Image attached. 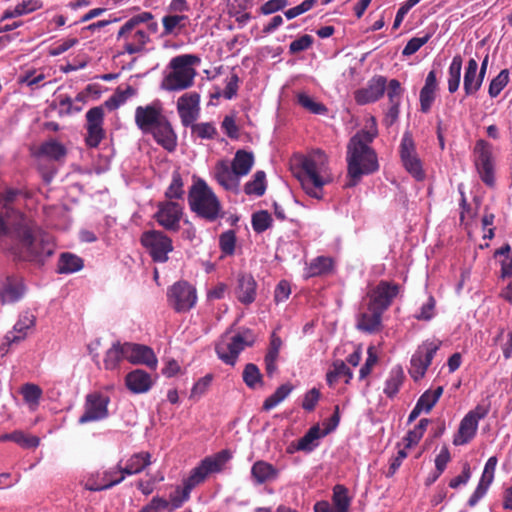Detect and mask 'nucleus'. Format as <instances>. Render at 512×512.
Masks as SVG:
<instances>
[{
  "mask_svg": "<svg viewBox=\"0 0 512 512\" xmlns=\"http://www.w3.org/2000/svg\"><path fill=\"white\" fill-rule=\"evenodd\" d=\"M142 245L149 251L155 262L164 263L173 250L171 239L161 231H146L141 236Z\"/></svg>",
  "mask_w": 512,
  "mask_h": 512,
  "instance_id": "nucleus-9",
  "label": "nucleus"
},
{
  "mask_svg": "<svg viewBox=\"0 0 512 512\" xmlns=\"http://www.w3.org/2000/svg\"><path fill=\"white\" fill-rule=\"evenodd\" d=\"M123 359H125L124 343L121 344L120 342H115L106 352L104 366L108 370H115Z\"/></svg>",
  "mask_w": 512,
  "mask_h": 512,
  "instance_id": "nucleus-36",
  "label": "nucleus"
},
{
  "mask_svg": "<svg viewBox=\"0 0 512 512\" xmlns=\"http://www.w3.org/2000/svg\"><path fill=\"white\" fill-rule=\"evenodd\" d=\"M440 345L441 341L439 340H427L417 348L411 358V367L409 369V374L414 380L417 381L425 375Z\"/></svg>",
  "mask_w": 512,
  "mask_h": 512,
  "instance_id": "nucleus-10",
  "label": "nucleus"
},
{
  "mask_svg": "<svg viewBox=\"0 0 512 512\" xmlns=\"http://www.w3.org/2000/svg\"><path fill=\"white\" fill-rule=\"evenodd\" d=\"M200 62V58L193 54L173 57L168 64L169 71L162 80L161 88L166 91H181L191 87Z\"/></svg>",
  "mask_w": 512,
  "mask_h": 512,
  "instance_id": "nucleus-4",
  "label": "nucleus"
},
{
  "mask_svg": "<svg viewBox=\"0 0 512 512\" xmlns=\"http://www.w3.org/2000/svg\"><path fill=\"white\" fill-rule=\"evenodd\" d=\"M332 267V260L328 257L320 256L314 259L309 268H308V276L314 277L318 275H322L330 271Z\"/></svg>",
  "mask_w": 512,
  "mask_h": 512,
  "instance_id": "nucleus-45",
  "label": "nucleus"
},
{
  "mask_svg": "<svg viewBox=\"0 0 512 512\" xmlns=\"http://www.w3.org/2000/svg\"><path fill=\"white\" fill-rule=\"evenodd\" d=\"M318 0H305L300 5L290 8L287 11H285V16L287 19H293L307 11H309Z\"/></svg>",
  "mask_w": 512,
  "mask_h": 512,
  "instance_id": "nucleus-63",
  "label": "nucleus"
},
{
  "mask_svg": "<svg viewBox=\"0 0 512 512\" xmlns=\"http://www.w3.org/2000/svg\"><path fill=\"white\" fill-rule=\"evenodd\" d=\"M266 175L264 171H257L253 179L248 181L244 186V191L248 195L262 196L266 190Z\"/></svg>",
  "mask_w": 512,
  "mask_h": 512,
  "instance_id": "nucleus-40",
  "label": "nucleus"
},
{
  "mask_svg": "<svg viewBox=\"0 0 512 512\" xmlns=\"http://www.w3.org/2000/svg\"><path fill=\"white\" fill-rule=\"evenodd\" d=\"M229 451L223 450L215 455V457H207L203 460L211 473L218 472L222 469L223 465L230 459Z\"/></svg>",
  "mask_w": 512,
  "mask_h": 512,
  "instance_id": "nucleus-49",
  "label": "nucleus"
},
{
  "mask_svg": "<svg viewBox=\"0 0 512 512\" xmlns=\"http://www.w3.org/2000/svg\"><path fill=\"white\" fill-rule=\"evenodd\" d=\"M152 18L154 17L150 12H142L131 17L120 28L117 38L123 42V49L126 53L132 55L144 50L150 38L140 25L145 21L152 20Z\"/></svg>",
  "mask_w": 512,
  "mask_h": 512,
  "instance_id": "nucleus-6",
  "label": "nucleus"
},
{
  "mask_svg": "<svg viewBox=\"0 0 512 512\" xmlns=\"http://www.w3.org/2000/svg\"><path fill=\"white\" fill-rule=\"evenodd\" d=\"M496 465L497 458L494 456L490 457L485 464L484 471L479 482L489 486L494 479Z\"/></svg>",
  "mask_w": 512,
  "mask_h": 512,
  "instance_id": "nucleus-62",
  "label": "nucleus"
},
{
  "mask_svg": "<svg viewBox=\"0 0 512 512\" xmlns=\"http://www.w3.org/2000/svg\"><path fill=\"white\" fill-rule=\"evenodd\" d=\"M24 400L33 406H37L42 395V390L35 384H25L22 388Z\"/></svg>",
  "mask_w": 512,
  "mask_h": 512,
  "instance_id": "nucleus-54",
  "label": "nucleus"
},
{
  "mask_svg": "<svg viewBox=\"0 0 512 512\" xmlns=\"http://www.w3.org/2000/svg\"><path fill=\"white\" fill-rule=\"evenodd\" d=\"M210 473V470L203 461L199 466L195 467L191 471L190 476L184 480L185 491L183 492V499H189L191 491L198 484L202 483Z\"/></svg>",
  "mask_w": 512,
  "mask_h": 512,
  "instance_id": "nucleus-32",
  "label": "nucleus"
},
{
  "mask_svg": "<svg viewBox=\"0 0 512 512\" xmlns=\"http://www.w3.org/2000/svg\"><path fill=\"white\" fill-rule=\"evenodd\" d=\"M300 181L304 191L315 199L323 196V186L330 181L327 156L321 150H315L301 160Z\"/></svg>",
  "mask_w": 512,
  "mask_h": 512,
  "instance_id": "nucleus-3",
  "label": "nucleus"
},
{
  "mask_svg": "<svg viewBox=\"0 0 512 512\" xmlns=\"http://www.w3.org/2000/svg\"><path fill=\"white\" fill-rule=\"evenodd\" d=\"M149 134L167 151L171 152L176 148L177 136L167 118L160 122Z\"/></svg>",
  "mask_w": 512,
  "mask_h": 512,
  "instance_id": "nucleus-22",
  "label": "nucleus"
},
{
  "mask_svg": "<svg viewBox=\"0 0 512 512\" xmlns=\"http://www.w3.org/2000/svg\"><path fill=\"white\" fill-rule=\"evenodd\" d=\"M7 234L15 245L13 253L22 260L41 263L54 252L53 237L46 232L34 231L30 221L18 212L5 219Z\"/></svg>",
  "mask_w": 512,
  "mask_h": 512,
  "instance_id": "nucleus-1",
  "label": "nucleus"
},
{
  "mask_svg": "<svg viewBox=\"0 0 512 512\" xmlns=\"http://www.w3.org/2000/svg\"><path fill=\"white\" fill-rule=\"evenodd\" d=\"M168 302L176 312H187L197 301L196 289L186 281L174 283L167 292Z\"/></svg>",
  "mask_w": 512,
  "mask_h": 512,
  "instance_id": "nucleus-8",
  "label": "nucleus"
},
{
  "mask_svg": "<svg viewBox=\"0 0 512 512\" xmlns=\"http://www.w3.org/2000/svg\"><path fill=\"white\" fill-rule=\"evenodd\" d=\"M342 377L345 378V382L348 383L353 377V373L342 360H336L333 363V369L327 373V382L331 386Z\"/></svg>",
  "mask_w": 512,
  "mask_h": 512,
  "instance_id": "nucleus-38",
  "label": "nucleus"
},
{
  "mask_svg": "<svg viewBox=\"0 0 512 512\" xmlns=\"http://www.w3.org/2000/svg\"><path fill=\"white\" fill-rule=\"evenodd\" d=\"M188 201L192 211L207 221L212 222L223 216L220 201L202 179H198L192 185Z\"/></svg>",
  "mask_w": 512,
  "mask_h": 512,
  "instance_id": "nucleus-5",
  "label": "nucleus"
},
{
  "mask_svg": "<svg viewBox=\"0 0 512 512\" xmlns=\"http://www.w3.org/2000/svg\"><path fill=\"white\" fill-rule=\"evenodd\" d=\"M324 436L326 435L319 425H314L298 440L295 448L296 450L310 453L319 445V440Z\"/></svg>",
  "mask_w": 512,
  "mask_h": 512,
  "instance_id": "nucleus-31",
  "label": "nucleus"
},
{
  "mask_svg": "<svg viewBox=\"0 0 512 512\" xmlns=\"http://www.w3.org/2000/svg\"><path fill=\"white\" fill-rule=\"evenodd\" d=\"M83 268V260L70 252L62 253L59 259L60 273H74Z\"/></svg>",
  "mask_w": 512,
  "mask_h": 512,
  "instance_id": "nucleus-35",
  "label": "nucleus"
},
{
  "mask_svg": "<svg viewBox=\"0 0 512 512\" xmlns=\"http://www.w3.org/2000/svg\"><path fill=\"white\" fill-rule=\"evenodd\" d=\"M272 219L267 211H259L252 215V227L257 233H262L271 225Z\"/></svg>",
  "mask_w": 512,
  "mask_h": 512,
  "instance_id": "nucleus-52",
  "label": "nucleus"
},
{
  "mask_svg": "<svg viewBox=\"0 0 512 512\" xmlns=\"http://www.w3.org/2000/svg\"><path fill=\"white\" fill-rule=\"evenodd\" d=\"M476 151L478 153L476 167L480 177L485 184L492 186L494 184L493 165L487 143L483 140L478 141Z\"/></svg>",
  "mask_w": 512,
  "mask_h": 512,
  "instance_id": "nucleus-21",
  "label": "nucleus"
},
{
  "mask_svg": "<svg viewBox=\"0 0 512 512\" xmlns=\"http://www.w3.org/2000/svg\"><path fill=\"white\" fill-rule=\"evenodd\" d=\"M35 317L29 312L22 314L12 331L6 334V340L8 344L18 343L23 340L26 336V330L34 325Z\"/></svg>",
  "mask_w": 512,
  "mask_h": 512,
  "instance_id": "nucleus-27",
  "label": "nucleus"
},
{
  "mask_svg": "<svg viewBox=\"0 0 512 512\" xmlns=\"http://www.w3.org/2000/svg\"><path fill=\"white\" fill-rule=\"evenodd\" d=\"M400 156L403 166L416 180L424 178L420 159L415 151L412 135L405 132L400 143Z\"/></svg>",
  "mask_w": 512,
  "mask_h": 512,
  "instance_id": "nucleus-14",
  "label": "nucleus"
},
{
  "mask_svg": "<svg viewBox=\"0 0 512 512\" xmlns=\"http://www.w3.org/2000/svg\"><path fill=\"white\" fill-rule=\"evenodd\" d=\"M25 293V286L21 277L9 275L3 285L1 299L3 303H14L20 300Z\"/></svg>",
  "mask_w": 512,
  "mask_h": 512,
  "instance_id": "nucleus-24",
  "label": "nucleus"
},
{
  "mask_svg": "<svg viewBox=\"0 0 512 512\" xmlns=\"http://www.w3.org/2000/svg\"><path fill=\"white\" fill-rule=\"evenodd\" d=\"M236 236L233 230L222 233L219 237V246L226 255H232L235 251Z\"/></svg>",
  "mask_w": 512,
  "mask_h": 512,
  "instance_id": "nucleus-53",
  "label": "nucleus"
},
{
  "mask_svg": "<svg viewBox=\"0 0 512 512\" xmlns=\"http://www.w3.org/2000/svg\"><path fill=\"white\" fill-rule=\"evenodd\" d=\"M443 393V387L439 386L433 392H424L417 401L419 407H421L426 413L430 412L434 407L438 399Z\"/></svg>",
  "mask_w": 512,
  "mask_h": 512,
  "instance_id": "nucleus-43",
  "label": "nucleus"
},
{
  "mask_svg": "<svg viewBox=\"0 0 512 512\" xmlns=\"http://www.w3.org/2000/svg\"><path fill=\"white\" fill-rule=\"evenodd\" d=\"M254 164V156L251 152L238 150L230 164L237 175L241 178L247 175Z\"/></svg>",
  "mask_w": 512,
  "mask_h": 512,
  "instance_id": "nucleus-33",
  "label": "nucleus"
},
{
  "mask_svg": "<svg viewBox=\"0 0 512 512\" xmlns=\"http://www.w3.org/2000/svg\"><path fill=\"white\" fill-rule=\"evenodd\" d=\"M509 81V73L508 70H502L490 83L489 85V95L494 98L497 97L503 88L507 85Z\"/></svg>",
  "mask_w": 512,
  "mask_h": 512,
  "instance_id": "nucleus-51",
  "label": "nucleus"
},
{
  "mask_svg": "<svg viewBox=\"0 0 512 512\" xmlns=\"http://www.w3.org/2000/svg\"><path fill=\"white\" fill-rule=\"evenodd\" d=\"M166 118L160 101H154L145 106H138L135 109V124L144 134L150 133Z\"/></svg>",
  "mask_w": 512,
  "mask_h": 512,
  "instance_id": "nucleus-11",
  "label": "nucleus"
},
{
  "mask_svg": "<svg viewBox=\"0 0 512 512\" xmlns=\"http://www.w3.org/2000/svg\"><path fill=\"white\" fill-rule=\"evenodd\" d=\"M150 458L151 455L147 452L137 453L127 460V464L137 474L143 471L145 467L151 463Z\"/></svg>",
  "mask_w": 512,
  "mask_h": 512,
  "instance_id": "nucleus-50",
  "label": "nucleus"
},
{
  "mask_svg": "<svg viewBox=\"0 0 512 512\" xmlns=\"http://www.w3.org/2000/svg\"><path fill=\"white\" fill-rule=\"evenodd\" d=\"M190 127L192 134L200 139H214L217 135V129L211 122L192 123Z\"/></svg>",
  "mask_w": 512,
  "mask_h": 512,
  "instance_id": "nucleus-44",
  "label": "nucleus"
},
{
  "mask_svg": "<svg viewBox=\"0 0 512 512\" xmlns=\"http://www.w3.org/2000/svg\"><path fill=\"white\" fill-rule=\"evenodd\" d=\"M185 20H187V16L185 15H167L163 17L164 34H171L174 29Z\"/></svg>",
  "mask_w": 512,
  "mask_h": 512,
  "instance_id": "nucleus-61",
  "label": "nucleus"
},
{
  "mask_svg": "<svg viewBox=\"0 0 512 512\" xmlns=\"http://www.w3.org/2000/svg\"><path fill=\"white\" fill-rule=\"evenodd\" d=\"M109 402V397L104 394L98 392L88 394L85 398L84 412L78 422L86 424L107 418Z\"/></svg>",
  "mask_w": 512,
  "mask_h": 512,
  "instance_id": "nucleus-12",
  "label": "nucleus"
},
{
  "mask_svg": "<svg viewBox=\"0 0 512 512\" xmlns=\"http://www.w3.org/2000/svg\"><path fill=\"white\" fill-rule=\"evenodd\" d=\"M104 120V109L100 106L91 108L86 113V143L89 147H97L105 136L102 127Z\"/></svg>",
  "mask_w": 512,
  "mask_h": 512,
  "instance_id": "nucleus-15",
  "label": "nucleus"
},
{
  "mask_svg": "<svg viewBox=\"0 0 512 512\" xmlns=\"http://www.w3.org/2000/svg\"><path fill=\"white\" fill-rule=\"evenodd\" d=\"M182 216V207L180 204L168 201L160 203L158 211L155 214V219L166 230L177 231L179 229V222Z\"/></svg>",
  "mask_w": 512,
  "mask_h": 512,
  "instance_id": "nucleus-17",
  "label": "nucleus"
},
{
  "mask_svg": "<svg viewBox=\"0 0 512 512\" xmlns=\"http://www.w3.org/2000/svg\"><path fill=\"white\" fill-rule=\"evenodd\" d=\"M399 292V286L388 281H380L377 286L368 293V302L372 309L384 312L391 305L393 299Z\"/></svg>",
  "mask_w": 512,
  "mask_h": 512,
  "instance_id": "nucleus-13",
  "label": "nucleus"
},
{
  "mask_svg": "<svg viewBox=\"0 0 512 512\" xmlns=\"http://www.w3.org/2000/svg\"><path fill=\"white\" fill-rule=\"evenodd\" d=\"M243 381L249 388H256L257 384L262 383V375L259 368L253 364L248 363L243 371Z\"/></svg>",
  "mask_w": 512,
  "mask_h": 512,
  "instance_id": "nucleus-46",
  "label": "nucleus"
},
{
  "mask_svg": "<svg viewBox=\"0 0 512 512\" xmlns=\"http://www.w3.org/2000/svg\"><path fill=\"white\" fill-rule=\"evenodd\" d=\"M461 69L462 57L456 55L453 57L448 69V90L450 93L456 92L460 86Z\"/></svg>",
  "mask_w": 512,
  "mask_h": 512,
  "instance_id": "nucleus-34",
  "label": "nucleus"
},
{
  "mask_svg": "<svg viewBox=\"0 0 512 512\" xmlns=\"http://www.w3.org/2000/svg\"><path fill=\"white\" fill-rule=\"evenodd\" d=\"M478 63L475 59H470L467 63L464 73V90L466 95L475 94L483 83V75L477 73Z\"/></svg>",
  "mask_w": 512,
  "mask_h": 512,
  "instance_id": "nucleus-26",
  "label": "nucleus"
},
{
  "mask_svg": "<svg viewBox=\"0 0 512 512\" xmlns=\"http://www.w3.org/2000/svg\"><path fill=\"white\" fill-rule=\"evenodd\" d=\"M387 80L384 76L371 78L367 85L354 92V99L359 105H366L380 99L386 89Z\"/></svg>",
  "mask_w": 512,
  "mask_h": 512,
  "instance_id": "nucleus-16",
  "label": "nucleus"
},
{
  "mask_svg": "<svg viewBox=\"0 0 512 512\" xmlns=\"http://www.w3.org/2000/svg\"><path fill=\"white\" fill-rule=\"evenodd\" d=\"M232 328H230L222 340L217 343L215 350L218 357L225 363L234 366L239 354L246 347L252 346L255 341L253 332L249 329H245L228 339V334Z\"/></svg>",
  "mask_w": 512,
  "mask_h": 512,
  "instance_id": "nucleus-7",
  "label": "nucleus"
},
{
  "mask_svg": "<svg viewBox=\"0 0 512 512\" xmlns=\"http://www.w3.org/2000/svg\"><path fill=\"white\" fill-rule=\"evenodd\" d=\"M387 89V97L389 100V104H401L403 89L398 80L392 79L389 81L388 85H386Z\"/></svg>",
  "mask_w": 512,
  "mask_h": 512,
  "instance_id": "nucleus-55",
  "label": "nucleus"
},
{
  "mask_svg": "<svg viewBox=\"0 0 512 512\" xmlns=\"http://www.w3.org/2000/svg\"><path fill=\"white\" fill-rule=\"evenodd\" d=\"M256 296V282L251 275H242L238 279L237 298L243 304H251Z\"/></svg>",
  "mask_w": 512,
  "mask_h": 512,
  "instance_id": "nucleus-30",
  "label": "nucleus"
},
{
  "mask_svg": "<svg viewBox=\"0 0 512 512\" xmlns=\"http://www.w3.org/2000/svg\"><path fill=\"white\" fill-rule=\"evenodd\" d=\"M199 100L200 96L197 93H187L178 99L177 109L184 126L192 125L198 118Z\"/></svg>",
  "mask_w": 512,
  "mask_h": 512,
  "instance_id": "nucleus-19",
  "label": "nucleus"
},
{
  "mask_svg": "<svg viewBox=\"0 0 512 512\" xmlns=\"http://www.w3.org/2000/svg\"><path fill=\"white\" fill-rule=\"evenodd\" d=\"M214 178L220 186L227 191L237 193L239 191L240 177L231 167L228 161L220 160L214 167Z\"/></svg>",
  "mask_w": 512,
  "mask_h": 512,
  "instance_id": "nucleus-20",
  "label": "nucleus"
},
{
  "mask_svg": "<svg viewBox=\"0 0 512 512\" xmlns=\"http://www.w3.org/2000/svg\"><path fill=\"white\" fill-rule=\"evenodd\" d=\"M333 506L339 512H349L351 498L348 496V490L343 485H336L333 489Z\"/></svg>",
  "mask_w": 512,
  "mask_h": 512,
  "instance_id": "nucleus-37",
  "label": "nucleus"
},
{
  "mask_svg": "<svg viewBox=\"0 0 512 512\" xmlns=\"http://www.w3.org/2000/svg\"><path fill=\"white\" fill-rule=\"evenodd\" d=\"M14 442L23 448H36L40 439L37 436L25 434L22 431H14Z\"/></svg>",
  "mask_w": 512,
  "mask_h": 512,
  "instance_id": "nucleus-56",
  "label": "nucleus"
},
{
  "mask_svg": "<svg viewBox=\"0 0 512 512\" xmlns=\"http://www.w3.org/2000/svg\"><path fill=\"white\" fill-rule=\"evenodd\" d=\"M365 305L366 308L358 316L357 328L372 333L379 328L383 312L372 309L367 303Z\"/></svg>",
  "mask_w": 512,
  "mask_h": 512,
  "instance_id": "nucleus-25",
  "label": "nucleus"
},
{
  "mask_svg": "<svg viewBox=\"0 0 512 512\" xmlns=\"http://www.w3.org/2000/svg\"><path fill=\"white\" fill-rule=\"evenodd\" d=\"M312 44L313 37L308 34H305L290 43L289 51L292 54H296L307 50Z\"/></svg>",
  "mask_w": 512,
  "mask_h": 512,
  "instance_id": "nucleus-60",
  "label": "nucleus"
},
{
  "mask_svg": "<svg viewBox=\"0 0 512 512\" xmlns=\"http://www.w3.org/2000/svg\"><path fill=\"white\" fill-rule=\"evenodd\" d=\"M82 110V106L78 105L74 102L70 97H62L59 101V112L61 114L70 115L73 113H78Z\"/></svg>",
  "mask_w": 512,
  "mask_h": 512,
  "instance_id": "nucleus-64",
  "label": "nucleus"
},
{
  "mask_svg": "<svg viewBox=\"0 0 512 512\" xmlns=\"http://www.w3.org/2000/svg\"><path fill=\"white\" fill-rule=\"evenodd\" d=\"M434 31L426 32L421 37L411 38L404 47L402 54L404 56H411L416 53L423 45H425L432 37Z\"/></svg>",
  "mask_w": 512,
  "mask_h": 512,
  "instance_id": "nucleus-48",
  "label": "nucleus"
},
{
  "mask_svg": "<svg viewBox=\"0 0 512 512\" xmlns=\"http://www.w3.org/2000/svg\"><path fill=\"white\" fill-rule=\"evenodd\" d=\"M124 356L132 364H144L151 369L157 366L154 352L147 346L125 342Z\"/></svg>",
  "mask_w": 512,
  "mask_h": 512,
  "instance_id": "nucleus-18",
  "label": "nucleus"
},
{
  "mask_svg": "<svg viewBox=\"0 0 512 512\" xmlns=\"http://www.w3.org/2000/svg\"><path fill=\"white\" fill-rule=\"evenodd\" d=\"M373 129L363 130L355 134L347 146V164L349 181L346 187L357 185L363 175H369L376 172L379 168L377 155L369 146L377 135L375 120Z\"/></svg>",
  "mask_w": 512,
  "mask_h": 512,
  "instance_id": "nucleus-2",
  "label": "nucleus"
},
{
  "mask_svg": "<svg viewBox=\"0 0 512 512\" xmlns=\"http://www.w3.org/2000/svg\"><path fill=\"white\" fill-rule=\"evenodd\" d=\"M125 384L132 393L141 394L149 391L153 381L149 373L136 369L126 375Z\"/></svg>",
  "mask_w": 512,
  "mask_h": 512,
  "instance_id": "nucleus-23",
  "label": "nucleus"
},
{
  "mask_svg": "<svg viewBox=\"0 0 512 512\" xmlns=\"http://www.w3.org/2000/svg\"><path fill=\"white\" fill-rule=\"evenodd\" d=\"M40 152L53 160H60L66 155L65 147L54 139L43 143Z\"/></svg>",
  "mask_w": 512,
  "mask_h": 512,
  "instance_id": "nucleus-41",
  "label": "nucleus"
},
{
  "mask_svg": "<svg viewBox=\"0 0 512 512\" xmlns=\"http://www.w3.org/2000/svg\"><path fill=\"white\" fill-rule=\"evenodd\" d=\"M251 476L255 483L260 485L275 480L278 477V470L268 462L257 461L251 468Z\"/></svg>",
  "mask_w": 512,
  "mask_h": 512,
  "instance_id": "nucleus-28",
  "label": "nucleus"
},
{
  "mask_svg": "<svg viewBox=\"0 0 512 512\" xmlns=\"http://www.w3.org/2000/svg\"><path fill=\"white\" fill-rule=\"evenodd\" d=\"M297 103L314 114H323L326 111L324 105L315 102L312 97L304 92L297 94Z\"/></svg>",
  "mask_w": 512,
  "mask_h": 512,
  "instance_id": "nucleus-47",
  "label": "nucleus"
},
{
  "mask_svg": "<svg viewBox=\"0 0 512 512\" xmlns=\"http://www.w3.org/2000/svg\"><path fill=\"white\" fill-rule=\"evenodd\" d=\"M293 390V386L290 384H283L277 388V390L269 396L263 404L264 410H270L281 403Z\"/></svg>",
  "mask_w": 512,
  "mask_h": 512,
  "instance_id": "nucleus-42",
  "label": "nucleus"
},
{
  "mask_svg": "<svg viewBox=\"0 0 512 512\" xmlns=\"http://www.w3.org/2000/svg\"><path fill=\"white\" fill-rule=\"evenodd\" d=\"M213 380V376L211 374H207L204 377L200 378L193 386L191 390V398H199L201 397L211 385Z\"/></svg>",
  "mask_w": 512,
  "mask_h": 512,
  "instance_id": "nucleus-59",
  "label": "nucleus"
},
{
  "mask_svg": "<svg viewBox=\"0 0 512 512\" xmlns=\"http://www.w3.org/2000/svg\"><path fill=\"white\" fill-rule=\"evenodd\" d=\"M478 428V422L472 415H465L461 420L457 435L454 437V445H464L474 438Z\"/></svg>",
  "mask_w": 512,
  "mask_h": 512,
  "instance_id": "nucleus-29",
  "label": "nucleus"
},
{
  "mask_svg": "<svg viewBox=\"0 0 512 512\" xmlns=\"http://www.w3.org/2000/svg\"><path fill=\"white\" fill-rule=\"evenodd\" d=\"M403 379L402 369L399 367L393 368L385 382L384 393L390 398L395 396L403 383Z\"/></svg>",
  "mask_w": 512,
  "mask_h": 512,
  "instance_id": "nucleus-39",
  "label": "nucleus"
},
{
  "mask_svg": "<svg viewBox=\"0 0 512 512\" xmlns=\"http://www.w3.org/2000/svg\"><path fill=\"white\" fill-rule=\"evenodd\" d=\"M434 88L424 87L420 91V107L421 111L427 113L435 100Z\"/></svg>",
  "mask_w": 512,
  "mask_h": 512,
  "instance_id": "nucleus-58",
  "label": "nucleus"
},
{
  "mask_svg": "<svg viewBox=\"0 0 512 512\" xmlns=\"http://www.w3.org/2000/svg\"><path fill=\"white\" fill-rule=\"evenodd\" d=\"M183 182L181 179V176L179 173H174L172 177L171 184L169 185L166 196L170 199L173 198H181L184 191H183Z\"/></svg>",
  "mask_w": 512,
  "mask_h": 512,
  "instance_id": "nucleus-57",
  "label": "nucleus"
}]
</instances>
